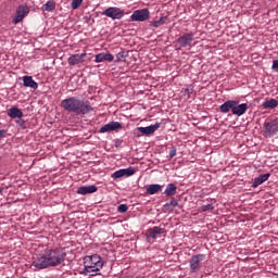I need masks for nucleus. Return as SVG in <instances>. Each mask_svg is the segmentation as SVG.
<instances>
[{
	"label": "nucleus",
	"instance_id": "1",
	"mask_svg": "<svg viewBox=\"0 0 278 278\" xmlns=\"http://www.w3.org/2000/svg\"><path fill=\"white\" fill-rule=\"evenodd\" d=\"M66 260V252L63 249H46L33 260V270H45L60 266Z\"/></svg>",
	"mask_w": 278,
	"mask_h": 278
},
{
	"label": "nucleus",
	"instance_id": "2",
	"mask_svg": "<svg viewBox=\"0 0 278 278\" xmlns=\"http://www.w3.org/2000/svg\"><path fill=\"white\" fill-rule=\"evenodd\" d=\"M61 108H63L65 112H72L77 115L90 114V112L94 110L90 104V101L81 100L77 97H70L62 100Z\"/></svg>",
	"mask_w": 278,
	"mask_h": 278
},
{
	"label": "nucleus",
	"instance_id": "3",
	"mask_svg": "<svg viewBox=\"0 0 278 278\" xmlns=\"http://www.w3.org/2000/svg\"><path fill=\"white\" fill-rule=\"evenodd\" d=\"M84 270L83 275H88L89 277H94L103 268V258L99 254H93L91 256L84 257Z\"/></svg>",
	"mask_w": 278,
	"mask_h": 278
},
{
	"label": "nucleus",
	"instance_id": "4",
	"mask_svg": "<svg viewBox=\"0 0 278 278\" xmlns=\"http://www.w3.org/2000/svg\"><path fill=\"white\" fill-rule=\"evenodd\" d=\"M176 47L178 45L179 49H192L197 43H194V34L193 33H187L182 34L176 41Z\"/></svg>",
	"mask_w": 278,
	"mask_h": 278
},
{
	"label": "nucleus",
	"instance_id": "5",
	"mask_svg": "<svg viewBox=\"0 0 278 278\" xmlns=\"http://www.w3.org/2000/svg\"><path fill=\"white\" fill-rule=\"evenodd\" d=\"M102 14L108 16V18H112V21H121L125 16V11L118 7H110Z\"/></svg>",
	"mask_w": 278,
	"mask_h": 278
},
{
	"label": "nucleus",
	"instance_id": "6",
	"mask_svg": "<svg viewBox=\"0 0 278 278\" xmlns=\"http://www.w3.org/2000/svg\"><path fill=\"white\" fill-rule=\"evenodd\" d=\"M264 137L265 138H273L275 134L278 131V118H275L270 122H265L264 123Z\"/></svg>",
	"mask_w": 278,
	"mask_h": 278
},
{
	"label": "nucleus",
	"instance_id": "7",
	"mask_svg": "<svg viewBox=\"0 0 278 278\" xmlns=\"http://www.w3.org/2000/svg\"><path fill=\"white\" fill-rule=\"evenodd\" d=\"M149 16H151L149 9H139L134 11L130 15V20L137 23H144V21H149Z\"/></svg>",
	"mask_w": 278,
	"mask_h": 278
},
{
	"label": "nucleus",
	"instance_id": "8",
	"mask_svg": "<svg viewBox=\"0 0 278 278\" xmlns=\"http://www.w3.org/2000/svg\"><path fill=\"white\" fill-rule=\"evenodd\" d=\"M29 14V7L26 4H21L16 9L15 17L13 18V24L18 25V23H23V18Z\"/></svg>",
	"mask_w": 278,
	"mask_h": 278
},
{
	"label": "nucleus",
	"instance_id": "9",
	"mask_svg": "<svg viewBox=\"0 0 278 278\" xmlns=\"http://www.w3.org/2000/svg\"><path fill=\"white\" fill-rule=\"evenodd\" d=\"M86 58H88L86 52L80 54H72L67 59V64L68 66H77V64H83V62H86Z\"/></svg>",
	"mask_w": 278,
	"mask_h": 278
},
{
	"label": "nucleus",
	"instance_id": "10",
	"mask_svg": "<svg viewBox=\"0 0 278 278\" xmlns=\"http://www.w3.org/2000/svg\"><path fill=\"white\" fill-rule=\"evenodd\" d=\"M118 129H123V124H121L119 122H110L100 128L99 134H108L110 131H118Z\"/></svg>",
	"mask_w": 278,
	"mask_h": 278
},
{
	"label": "nucleus",
	"instance_id": "11",
	"mask_svg": "<svg viewBox=\"0 0 278 278\" xmlns=\"http://www.w3.org/2000/svg\"><path fill=\"white\" fill-rule=\"evenodd\" d=\"M165 229L161 228L159 226H154L147 231V239L148 242H151V240H155L157 236H162V233H165Z\"/></svg>",
	"mask_w": 278,
	"mask_h": 278
},
{
	"label": "nucleus",
	"instance_id": "12",
	"mask_svg": "<svg viewBox=\"0 0 278 278\" xmlns=\"http://www.w3.org/2000/svg\"><path fill=\"white\" fill-rule=\"evenodd\" d=\"M205 260V254H197L190 258V270L197 273L199 270V264Z\"/></svg>",
	"mask_w": 278,
	"mask_h": 278
},
{
	"label": "nucleus",
	"instance_id": "13",
	"mask_svg": "<svg viewBox=\"0 0 278 278\" xmlns=\"http://www.w3.org/2000/svg\"><path fill=\"white\" fill-rule=\"evenodd\" d=\"M135 173H136V170L134 169V167L118 169L112 174V178L121 179V177H131V175H134Z\"/></svg>",
	"mask_w": 278,
	"mask_h": 278
},
{
	"label": "nucleus",
	"instance_id": "14",
	"mask_svg": "<svg viewBox=\"0 0 278 278\" xmlns=\"http://www.w3.org/2000/svg\"><path fill=\"white\" fill-rule=\"evenodd\" d=\"M247 110H249L248 103L239 104L238 101H236V105L232 108V114L235 116H244V114H247Z\"/></svg>",
	"mask_w": 278,
	"mask_h": 278
},
{
	"label": "nucleus",
	"instance_id": "15",
	"mask_svg": "<svg viewBox=\"0 0 278 278\" xmlns=\"http://www.w3.org/2000/svg\"><path fill=\"white\" fill-rule=\"evenodd\" d=\"M160 123H156L147 127H138L137 129L140 131V134H142V136H151V134H155V131L160 129Z\"/></svg>",
	"mask_w": 278,
	"mask_h": 278
},
{
	"label": "nucleus",
	"instance_id": "16",
	"mask_svg": "<svg viewBox=\"0 0 278 278\" xmlns=\"http://www.w3.org/2000/svg\"><path fill=\"white\" fill-rule=\"evenodd\" d=\"M94 62L100 64L101 62H114V54L110 52H102L96 55Z\"/></svg>",
	"mask_w": 278,
	"mask_h": 278
},
{
	"label": "nucleus",
	"instance_id": "17",
	"mask_svg": "<svg viewBox=\"0 0 278 278\" xmlns=\"http://www.w3.org/2000/svg\"><path fill=\"white\" fill-rule=\"evenodd\" d=\"M99 190L96 185L81 186L77 189V194H94Z\"/></svg>",
	"mask_w": 278,
	"mask_h": 278
},
{
	"label": "nucleus",
	"instance_id": "18",
	"mask_svg": "<svg viewBox=\"0 0 278 278\" xmlns=\"http://www.w3.org/2000/svg\"><path fill=\"white\" fill-rule=\"evenodd\" d=\"M233 105H236V101L228 100L219 106V111L222 112V114H228V112H231L233 114Z\"/></svg>",
	"mask_w": 278,
	"mask_h": 278
},
{
	"label": "nucleus",
	"instance_id": "19",
	"mask_svg": "<svg viewBox=\"0 0 278 278\" xmlns=\"http://www.w3.org/2000/svg\"><path fill=\"white\" fill-rule=\"evenodd\" d=\"M23 84L25 88H31L33 90H38V83H36V80H34L31 76H24Z\"/></svg>",
	"mask_w": 278,
	"mask_h": 278
},
{
	"label": "nucleus",
	"instance_id": "20",
	"mask_svg": "<svg viewBox=\"0 0 278 278\" xmlns=\"http://www.w3.org/2000/svg\"><path fill=\"white\" fill-rule=\"evenodd\" d=\"M269 177H270V174L267 173L254 178L252 182V188H257L258 186H262V184H264L265 181H268Z\"/></svg>",
	"mask_w": 278,
	"mask_h": 278
},
{
	"label": "nucleus",
	"instance_id": "21",
	"mask_svg": "<svg viewBox=\"0 0 278 278\" xmlns=\"http://www.w3.org/2000/svg\"><path fill=\"white\" fill-rule=\"evenodd\" d=\"M8 116L10 118H23V111L16 106H12L8 110Z\"/></svg>",
	"mask_w": 278,
	"mask_h": 278
},
{
	"label": "nucleus",
	"instance_id": "22",
	"mask_svg": "<svg viewBox=\"0 0 278 278\" xmlns=\"http://www.w3.org/2000/svg\"><path fill=\"white\" fill-rule=\"evenodd\" d=\"M165 197H175L177 194V185L168 184L164 191Z\"/></svg>",
	"mask_w": 278,
	"mask_h": 278
},
{
	"label": "nucleus",
	"instance_id": "23",
	"mask_svg": "<svg viewBox=\"0 0 278 278\" xmlns=\"http://www.w3.org/2000/svg\"><path fill=\"white\" fill-rule=\"evenodd\" d=\"M278 106V101L277 99H269V100H266L264 103H263V109L264 110H275V108Z\"/></svg>",
	"mask_w": 278,
	"mask_h": 278
},
{
	"label": "nucleus",
	"instance_id": "24",
	"mask_svg": "<svg viewBox=\"0 0 278 278\" xmlns=\"http://www.w3.org/2000/svg\"><path fill=\"white\" fill-rule=\"evenodd\" d=\"M146 192L148 194H157V192H162V185H150L147 187Z\"/></svg>",
	"mask_w": 278,
	"mask_h": 278
},
{
	"label": "nucleus",
	"instance_id": "25",
	"mask_svg": "<svg viewBox=\"0 0 278 278\" xmlns=\"http://www.w3.org/2000/svg\"><path fill=\"white\" fill-rule=\"evenodd\" d=\"M177 205H179V202H177V200L173 198L169 202L164 204V210H166L167 212H173V210H175Z\"/></svg>",
	"mask_w": 278,
	"mask_h": 278
},
{
	"label": "nucleus",
	"instance_id": "26",
	"mask_svg": "<svg viewBox=\"0 0 278 278\" xmlns=\"http://www.w3.org/2000/svg\"><path fill=\"white\" fill-rule=\"evenodd\" d=\"M42 10L45 12H53V10H55V2L53 0H49L47 1L43 5H42Z\"/></svg>",
	"mask_w": 278,
	"mask_h": 278
},
{
	"label": "nucleus",
	"instance_id": "27",
	"mask_svg": "<svg viewBox=\"0 0 278 278\" xmlns=\"http://www.w3.org/2000/svg\"><path fill=\"white\" fill-rule=\"evenodd\" d=\"M166 23V16L160 17V20L150 22V27H160Z\"/></svg>",
	"mask_w": 278,
	"mask_h": 278
},
{
	"label": "nucleus",
	"instance_id": "28",
	"mask_svg": "<svg viewBox=\"0 0 278 278\" xmlns=\"http://www.w3.org/2000/svg\"><path fill=\"white\" fill-rule=\"evenodd\" d=\"M184 96L190 99L192 92H194V86L189 85L188 88L182 89Z\"/></svg>",
	"mask_w": 278,
	"mask_h": 278
},
{
	"label": "nucleus",
	"instance_id": "29",
	"mask_svg": "<svg viewBox=\"0 0 278 278\" xmlns=\"http://www.w3.org/2000/svg\"><path fill=\"white\" fill-rule=\"evenodd\" d=\"M125 58H127V52L121 51L116 54L115 62H125Z\"/></svg>",
	"mask_w": 278,
	"mask_h": 278
},
{
	"label": "nucleus",
	"instance_id": "30",
	"mask_svg": "<svg viewBox=\"0 0 278 278\" xmlns=\"http://www.w3.org/2000/svg\"><path fill=\"white\" fill-rule=\"evenodd\" d=\"M81 3H84V0H73L72 1V9L78 10L81 7Z\"/></svg>",
	"mask_w": 278,
	"mask_h": 278
},
{
	"label": "nucleus",
	"instance_id": "31",
	"mask_svg": "<svg viewBox=\"0 0 278 278\" xmlns=\"http://www.w3.org/2000/svg\"><path fill=\"white\" fill-rule=\"evenodd\" d=\"M211 210H214V206H212V204L201 206V212H210Z\"/></svg>",
	"mask_w": 278,
	"mask_h": 278
},
{
	"label": "nucleus",
	"instance_id": "32",
	"mask_svg": "<svg viewBox=\"0 0 278 278\" xmlns=\"http://www.w3.org/2000/svg\"><path fill=\"white\" fill-rule=\"evenodd\" d=\"M129 210V207L127 206V204H121L118 206V212H121V214H125V212H127Z\"/></svg>",
	"mask_w": 278,
	"mask_h": 278
},
{
	"label": "nucleus",
	"instance_id": "33",
	"mask_svg": "<svg viewBox=\"0 0 278 278\" xmlns=\"http://www.w3.org/2000/svg\"><path fill=\"white\" fill-rule=\"evenodd\" d=\"M271 70L274 73H278V60L273 61Z\"/></svg>",
	"mask_w": 278,
	"mask_h": 278
},
{
	"label": "nucleus",
	"instance_id": "34",
	"mask_svg": "<svg viewBox=\"0 0 278 278\" xmlns=\"http://www.w3.org/2000/svg\"><path fill=\"white\" fill-rule=\"evenodd\" d=\"M175 155H177V148L173 147L169 151V157L170 160H173V157H175Z\"/></svg>",
	"mask_w": 278,
	"mask_h": 278
},
{
	"label": "nucleus",
	"instance_id": "35",
	"mask_svg": "<svg viewBox=\"0 0 278 278\" xmlns=\"http://www.w3.org/2000/svg\"><path fill=\"white\" fill-rule=\"evenodd\" d=\"M16 125H18V127H23V128H25V121L24 119H17L16 122Z\"/></svg>",
	"mask_w": 278,
	"mask_h": 278
},
{
	"label": "nucleus",
	"instance_id": "36",
	"mask_svg": "<svg viewBox=\"0 0 278 278\" xmlns=\"http://www.w3.org/2000/svg\"><path fill=\"white\" fill-rule=\"evenodd\" d=\"M5 134H8V130L5 129L0 130V140L1 138H5Z\"/></svg>",
	"mask_w": 278,
	"mask_h": 278
},
{
	"label": "nucleus",
	"instance_id": "37",
	"mask_svg": "<svg viewBox=\"0 0 278 278\" xmlns=\"http://www.w3.org/2000/svg\"><path fill=\"white\" fill-rule=\"evenodd\" d=\"M115 147H121V141L119 140L115 141Z\"/></svg>",
	"mask_w": 278,
	"mask_h": 278
},
{
	"label": "nucleus",
	"instance_id": "38",
	"mask_svg": "<svg viewBox=\"0 0 278 278\" xmlns=\"http://www.w3.org/2000/svg\"><path fill=\"white\" fill-rule=\"evenodd\" d=\"M1 192H3V188H0V194H1Z\"/></svg>",
	"mask_w": 278,
	"mask_h": 278
}]
</instances>
